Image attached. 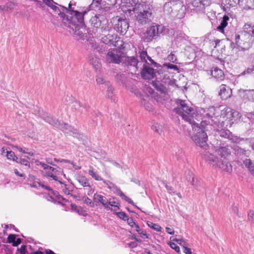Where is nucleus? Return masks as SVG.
I'll use <instances>...</instances> for the list:
<instances>
[{
  "label": "nucleus",
  "mask_w": 254,
  "mask_h": 254,
  "mask_svg": "<svg viewBox=\"0 0 254 254\" xmlns=\"http://www.w3.org/2000/svg\"><path fill=\"white\" fill-rule=\"evenodd\" d=\"M177 107L175 111L185 121L189 123L195 132L192 138L195 143L200 147L206 150L207 135L205 131L212 128L214 124H218V127H231L233 121H235V116H238L237 112L233 111L230 108L222 110L219 119L216 117V109L213 107L208 108H195L186 100H177Z\"/></svg>",
  "instance_id": "f257e3e1"
},
{
  "label": "nucleus",
  "mask_w": 254,
  "mask_h": 254,
  "mask_svg": "<svg viewBox=\"0 0 254 254\" xmlns=\"http://www.w3.org/2000/svg\"><path fill=\"white\" fill-rule=\"evenodd\" d=\"M76 3L71 1L68 4V8L61 7V14L58 13L57 18L62 23L75 31V37L79 39H84L85 28L84 26V16L89 9L87 8L79 11L75 8Z\"/></svg>",
  "instance_id": "f03ea898"
},
{
  "label": "nucleus",
  "mask_w": 254,
  "mask_h": 254,
  "mask_svg": "<svg viewBox=\"0 0 254 254\" xmlns=\"http://www.w3.org/2000/svg\"><path fill=\"white\" fill-rule=\"evenodd\" d=\"M231 154L228 147L214 146L209 151H205L203 158L210 165L227 172L231 171V165L227 161V157Z\"/></svg>",
  "instance_id": "7ed1b4c3"
},
{
  "label": "nucleus",
  "mask_w": 254,
  "mask_h": 254,
  "mask_svg": "<svg viewBox=\"0 0 254 254\" xmlns=\"http://www.w3.org/2000/svg\"><path fill=\"white\" fill-rule=\"evenodd\" d=\"M126 3L127 4L122 5V9L124 12L131 15L133 13H137L135 15L136 20L142 24H145L150 21L152 12L148 6L144 3H135L133 0H122V3Z\"/></svg>",
  "instance_id": "20e7f679"
},
{
  "label": "nucleus",
  "mask_w": 254,
  "mask_h": 254,
  "mask_svg": "<svg viewBox=\"0 0 254 254\" xmlns=\"http://www.w3.org/2000/svg\"><path fill=\"white\" fill-rule=\"evenodd\" d=\"M35 163L36 165L40 166L45 170L44 173L45 176L52 178L53 180H55L57 182L59 181V179L60 176L64 175V177H65V175L60 168L49 166L47 164L41 162L39 160L36 161Z\"/></svg>",
  "instance_id": "39448f33"
},
{
  "label": "nucleus",
  "mask_w": 254,
  "mask_h": 254,
  "mask_svg": "<svg viewBox=\"0 0 254 254\" xmlns=\"http://www.w3.org/2000/svg\"><path fill=\"white\" fill-rule=\"evenodd\" d=\"M91 24L97 28L99 32H106L110 31L111 26L107 20L102 15H98L92 16L90 19Z\"/></svg>",
  "instance_id": "423d86ee"
},
{
  "label": "nucleus",
  "mask_w": 254,
  "mask_h": 254,
  "mask_svg": "<svg viewBox=\"0 0 254 254\" xmlns=\"http://www.w3.org/2000/svg\"><path fill=\"white\" fill-rule=\"evenodd\" d=\"M163 28V26L161 25L151 26L143 33L142 38L145 42H150L162 33Z\"/></svg>",
  "instance_id": "0eeeda50"
},
{
  "label": "nucleus",
  "mask_w": 254,
  "mask_h": 254,
  "mask_svg": "<svg viewBox=\"0 0 254 254\" xmlns=\"http://www.w3.org/2000/svg\"><path fill=\"white\" fill-rule=\"evenodd\" d=\"M248 35L242 34L241 36L236 35L235 43L236 46L234 48V50L237 51L238 49L239 51H245L248 50L252 45V42L250 40H247Z\"/></svg>",
  "instance_id": "6e6552de"
},
{
  "label": "nucleus",
  "mask_w": 254,
  "mask_h": 254,
  "mask_svg": "<svg viewBox=\"0 0 254 254\" xmlns=\"http://www.w3.org/2000/svg\"><path fill=\"white\" fill-rule=\"evenodd\" d=\"M29 181L30 183V186L33 188L38 189H42L46 190L49 192V194H53L54 196L57 197L59 193L56 191H54L49 186L45 185L42 183L39 179L36 178L34 176L30 175L29 176Z\"/></svg>",
  "instance_id": "1a4fd4ad"
},
{
  "label": "nucleus",
  "mask_w": 254,
  "mask_h": 254,
  "mask_svg": "<svg viewBox=\"0 0 254 254\" xmlns=\"http://www.w3.org/2000/svg\"><path fill=\"white\" fill-rule=\"evenodd\" d=\"M43 119L46 121V122L49 123L50 124L57 127H60L61 129L66 133L73 132L74 133V131H76L75 129L68 124L61 125L59 121L53 119V117L47 115L46 117H43Z\"/></svg>",
  "instance_id": "9d476101"
},
{
  "label": "nucleus",
  "mask_w": 254,
  "mask_h": 254,
  "mask_svg": "<svg viewBox=\"0 0 254 254\" xmlns=\"http://www.w3.org/2000/svg\"><path fill=\"white\" fill-rule=\"evenodd\" d=\"M114 29L121 34H124L128 28V23L127 19L117 17L112 20Z\"/></svg>",
  "instance_id": "9b49d317"
},
{
  "label": "nucleus",
  "mask_w": 254,
  "mask_h": 254,
  "mask_svg": "<svg viewBox=\"0 0 254 254\" xmlns=\"http://www.w3.org/2000/svg\"><path fill=\"white\" fill-rule=\"evenodd\" d=\"M103 33L99 36L101 37V41L106 44L117 46L116 43L119 41L120 38L116 34L111 33L110 30Z\"/></svg>",
  "instance_id": "f8f14e48"
},
{
  "label": "nucleus",
  "mask_w": 254,
  "mask_h": 254,
  "mask_svg": "<svg viewBox=\"0 0 254 254\" xmlns=\"http://www.w3.org/2000/svg\"><path fill=\"white\" fill-rule=\"evenodd\" d=\"M88 174L89 175L96 181H103V183L106 185L109 189H110L112 190H114L115 189L117 190V187L113 184L112 183L104 180L100 175H99L98 172L95 170V169L92 166H89V168L88 170Z\"/></svg>",
  "instance_id": "ddd939ff"
},
{
  "label": "nucleus",
  "mask_w": 254,
  "mask_h": 254,
  "mask_svg": "<svg viewBox=\"0 0 254 254\" xmlns=\"http://www.w3.org/2000/svg\"><path fill=\"white\" fill-rule=\"evenodd\" d=\"M117 50L109 51L106 56V62L108 63L119 64L120 62L121 56Z\"/></svg>",
  "instance_id": "4468645a"
},
{
  "label": "nucleus",
  "mask_w": 254,
  "mask_h": 254,
  "mask_svg": "<svg viewBox=\"0 0 254 254\" xmlns=\"http://www.w3.org/2000/svg\"><path fill=\"white\" fill-rule=\"evenodd\" d=\"M239 95L245 102L252 101L254 102V90L240 89Z\"/></svg>",
  "instance_id": "2eb2a0df"
},
{
  "label": "nucleus",
  "mask_w": 254,
  "mask_h": 254,
  "mask_svg": "<svg viewBox=\"0 0 254 254\" xmlns=\"http://www.w3.org/2000/svg\"><path fill=\"white\" fill-rule=\"evenodd\" d=\"M210 3L209 0H193L191 4L194 10L200 11L203 10Z\"/></svg>",
  "instance_id": "dca6fc26"
},
{
  "label": "nucleus",
  "mask_w": 254,
  "mask_h": 254,
  "mask_svg": "<svg viewBox=\"0 0 254 254\" xmlns=\"http://www.w3.org/2000/svg\"><path fill=\"white\" fill-rule=\"evenodd\" d=\"M141 74L143 78L150 79L154 76V69L147 65L143 64V68L141 72Z\"/></svg>",
  "instance_id": "f3484780"
},
{
  "label": "nucleus",
  "mask_w": 254,
  "mask_h": 254,
  "mask_svg": "<svg viewBox=\"0 0 254 254\" xmlns=\"http://www.w3.org/2000/svg\"><path fill=\"white\" fill-rule=\"evenodd\" d=\"M217 131L219 132V134L221 137L228 138L234 142L237 143L239 142V138L237 136H233L231 132L229 130L222 129L219 130L217 129Z\"/></svg>",
  "instance_id": "a211bd4d"
},
{
  "label": "nucleus",
  "mask_w": 254,
  "mask_h": 254,
  "mask_svg": "<svg viewBox=\"0 0 254 254\" xmlns=\"http://www.w3.org/2000/svg\"><path fill=\"white\" fill-rule=\"evenodd\" d=\"M231 89L226 85L222 84L220 86L219 95L222 99L225 100L231 97Z\"/></svg>",
  "instance_id": "6ab92c4d"
},
{
  "label": "nucleus",
  "mask_w": 254,
  "mask_h": 254,
  "mask_svg": "<svg viewBox=\"0 0 254 254\" xmlns=\"http://www.w3.org/2000/svg\"><path fill=\"white\" fill-rule=\"evenodd\" d=\"M75 178L81 186L83 187H91L89 180L85 176L82 175L80 173H78L75 175Z\"/></svg>",
  "instance_id": "aec40b11"
},
{
  "label": "nucleus",
  "mask_w": 254,
  "mask_h": 254,
  "mask_svg": "<svg viewBox=\"0 0 254 254\" xmlns=\"http://www.w3.org/2000/svg\"><path fill=\"white\" fill-rule=\"evenodd\" d=\"M48 6L51 7L54 10V14L55 16H57V14H61V11L62 10L61 7L63 6L60 5L57 6L56 5L57 3L55 2L53 0H42Z\"/></svg>",
  "instance_id": "412c9836"
},
{
  "label": "nucleus",
  "mask_w": 254,
  "mask_h": 254,
  "mask_svg": "<svg viewBox=\"0 0 254 254\" xmlns=\"http://www.w3.org/2000/svg\"><path fill=\"white\" fill-rule=\"evenodd\" d=\"M153 99L149 96H146L141 101V104L144 107L145 109L149 112H153L154 107L152 104Z\"/></svg>",
  "instance_id": "4be33fe9"
},
{
  "label": "nucleus",
  "mask_w": 254,
  "mask_h": 254,
  "mask_svg": "<svg viewBox=\"0 0 254 254\" xmlns=\"http://www.w3.org/2000/svg\"><path fill=\"white\" fill-rule=\"evenodd\" d=\"M88 62L90 64L97 70L101 68V64L99 59L94 55H90L88 58Z\"/></svg>",
  "instance_id": "5701e85b"
},
{
  "label": "nucleus",
  "mask_w": 254,
  "mask_h": 254,
  "mask_svg": "<svg viewBox=\"0 0 254 254\" xmlns=\"http://www.w3.org/2000/svg\"><path fill=\"white\" fill-rule=\"evenodd\" d=\"M239 4L244 9H254V0H239Z\"/></svg>",
  "instance_id": "b1692460"
},
{
  "label": "nucleus",
  "mask_w": 254,
  "mask_h": 254,
  "mask_svg": "<svg viewBox=\"0 0 254 254\" xmlns=\"http://www.w3.org/2000/svg\"><path fill=\"white\" fill-rule=\"evenodd\" d=\"M93 198L95 202H100L105 208L109 207L108 200L105 196L95 193L94 195Z\"/></svg>",
  "instance_id": "393cba45"
},
{
  "label": "nucleus",
  "mask_w": 254,
  "mask_h": 254,
  "mask_svg": "<svg viewBox=\"0 0 254 254\" xmlns=\"http://www.w3.org/2000/svg\"><path fill=\"white\" fill-rule=\"evenodd\" d=\"M244 34L248 35L249 39L250 36L254 37V25L250 24H245L243 27Z\"/></svg>",
  "instance_id": "a878e982"
},
{
  "label": "nucleus",
  "mask_w": 254,
  "mask_h": 254,
  "mask_svg": "<svg viewBox=\"0 0 254 254\" xmlns=\"http://www.w3.org/2000/svg\"><path fill=\"white\" fill-rule=\"evenodd\" d=\"M211 74L215 78L220 80H222L224 77L223 71L217 67L213 68L211 71Z\"/></svg>",
  "instance_id": "bb28decb"
},
{
  "label": "nucleus",
  "mask_w": 254,
  "mask_h": 254,
  "mask_svg": "<svg viewBox=\"0 0 254 254\" xmlns=\"http://www.w3.org/2000/svg\"><path fill=\"white\" fill-rule=\"evenodd\" d=\"M57 186L59 189L62 190L63 192L66 195H70L72 196V195H70V190L69 188L67 187V185L63 183L61 181H59L57 182Z\"/></svg>",
  "instance_id": "cd10ccee"
},
{
  "label": "nucleus",
  "mask_w": 254,
  "mask_h": 254,
  "mask_svg": "<svg viewBox=\"0 0 254 254\" xmlns=\"http://www.w3.org/2000/svg\"><path fill=\"white\" fill-rule=\"evenodd\" d=\"M229 20V14L225 15L222 18L220 25L217 27V29L220 32H223L224 29L227 26Z\"/></svg>",
  "instance_id": "c85d7f7f"
},
{
  "label": "nucleus",
  "mask_w": 254,
  "mask_h": 254,
  "mask_svg": "<svg viewBox=\"0 0 254 254\" xmlns=\"http://www.w3.org/2000/svg\"><path fill=\"white\" fill-rule=\"evenodd\" d=\"M238 0H223L222 4L224 10L226 11L227 8L235 6Z\"/></svg>",
  "instance_id": "c756f323"
},
{
  "label": "nucleus",
  "mask_w": 254,
  "mask_h": 254,
  "mask_svg": "<svg viewBox=\"0 0 254 254\" xmlns=\"http://www.w3.org/2000/svg\"><path fill=\"white\" fill-rule=\"evenodd\" d=\"M170 239L172 241H176L177 243H178L179 244H180L181 245L183 246V252L186 254H191V250L190 249L185 247L182 244V243H184V241L182 239H177V238H175L174 237H171L170 238Z\"/></svg>",
  "instance_id": "7c9ffc66"
},
{
  "label": "nucleus",
  "mask_w": 254,
  "mask_h": 254,
  "mask_svg": "<svg viewBox=\"0 0 254 254\" xmlns=\"http://www.w3.org/2000/svg\"><path fill=\"white\" fill-rule=\"evenodd\" d=\"M151 128L154 132L160 134L163 132V126L159 123H155L152 126Z\"/></svg>",
  "instance_id": "2f4dec72"
},
{
  "label": "nucleus",
  "mask_w": 254,
  "mask_h": 254,
  "mask_svg": "<svg viewBox=\"0 0 254 254\" xmlns=\"http://www.w3.org/2000/svg\"><path fill=\"white\" fill-rule=\"evenodd\" d=\"M71 209L77 213H78L79 215L85 216L86 215V213L85 211L83 209V208L80 206H77V205L71 204Z\"/></svg>",
  "instance_id": "473e14b6"
},
{
  "label": "nucleus",
  "mask_w": 254,
  "mask_h": 254,
  "mask_svg": "<svg viewBox=\"0 0 254 254\" xmlns=\"http://www.w3.org/2000/svg\"><path fill=\"white\" fill-rule=\"evenodd\" d=\"M116 3V0H101V3L106 7H110Z\"/></svg>",
  "instance_id": "72a5a7b5"
},
{
  "label": "nucleus",
  "mask_w": 254,
  "mask_h": 254,
  "mask_svg": "<svg viewBox=\"0 0 254 254\" xmlns=\"http://www.w3.org/2000/svg\"><path fill=\"white\" fill-rule=\"evenodd\" d=\"M172 2L170 1L169 2H166L164 5V11L167 14L170 13L173 11V8L172 7Z\"/></svg>",
  "instance_id": "f704fd0d"
},
{
  "label": "nucleus",
  "mask_w": 254,
  "mask_h": 254,
  "mask_svg": "<svg viewBox=\"0 0 254 254\" xmlns=\"http://www.w3.org/2000/svg\"><path fill=\"white\" fill-rule=\"evenodd\" d=\"M147 224L148 227H149L150 228L156 231L157 232H161V229H162L161 227L157 224H155V223H153V222L148 221L147 222Z\"/></svg>",
  "instance_id": "c9c22d12"
},
{
  "label": "nucleus",
  "mask_w": 254,
  "mask_h": 254,
  "mask_svg": "<svg viewBox=\"0 0 254 254\" xmlns=\"http://www.w3.org/2000/svg\"><path fill=\"white\" fill-rule=\"evenodd\" d=\"M114 191H119V194L120 195V196L122 197V199L125 200L126 201L128 202L130 204H131L132 205H134V203L133 202V201L130 199L129 198V197H128L126 195H125L121 191H120L118 188H117V190H113Z\"/></svg>",
  "instance_id": "e433bc0d"
},
{
  "label": "nucleus",
  "mask_w": 254,
  "mask_h": 254,
  "mask_svg": "<svg viewBox=\"0 0 254 254\" xmlns=\"http://www.w3.org/2000/svg\"><path fill=\"white\" fill-rule=\"evenodd\" d=\"M14 6V4L12 2H7L5 5H0V9L1 10L8 11L11 10Z\"/></svg>",
  "instance_id": "4c0bfd02"
},
{
  "label": "nucleus",
  "mask_w": 254,
  "mask_h": 254,
  "mask_svg": "<svg viewBox=\"0 0 254 254\" xmlns=\"http://www.w3.org/2000/svg\"><path fill=\"white\" fill-rule=\"evenodd\" d=\"M24 157H26L27 158H24L21 157L20 158H18V160L16 161L17 163H20L22 165H24L25 166H29L30 163L28 161V159H29L28 157L26 156H23Z\"/></svg>",
  "instance_id": "58836bf2"
},
{
  "label": "nucleus",
  "mask_w": 254,
  "mask_h": 254,
  "mask_svg": "<svg viewBox=\"0 0 254 254\" xmlns=\"http://www.w3.org/2000/svg\"><path fill=\"white\" fill-rule=\"evenodd\" d=\"M140 58L141 61H144L146 63L147 62L146 58H147L151 63H153V60L151 59L150 57L147 56V52L145 51H141L140 53Z\"/></svg>",
  "instance_id": "ea45409f"
},
{
  "label": "nucleus",
  "mask_w": 254,
  "mask_h": 254,
  "mask_svg": "<svg viewBox=\"0 0 254 254\" xmlns=\"http://www.w3.org/2000/svg\"><path fill=\"white\" fill-rule=\"evenodd\" d=\"M6 157L8 159L14 161H16L18 159V158L15 155L13 152L11 151H6Z\"/></svg>",
  "instance_id": "a19ab883"
},
{
  "label": "nucleus",
  "mask_w": 254,
  "mask_h": 254,
  "mask_svg": "<svg viewBox=\"0 0 254 254\" xmlns=\"http://www.w3.org/2000/svg\"><path fill=\"white\" fill-rule=\"evenodd\" d=\"M107 90L106 96L108 98H112L113 95V87L110 85V83H107Z\"/></svg>",
  "instance_id": "79ce46f5"
},
{
  "label": "nucleus",
  "mask_w": 254,
  "mask_h": 254,
  "mask_svg": "<svg viewBox=\"0 0 254 254\" xmlns=\"http://www.w3.org/2000/svg\"><path fill=\"white\" fill-rule=\"evenodd\" d=\"M163 69H174L175 70H178V67L176 65L172 64H170V63H168V64H163V66H162V67Z\"/></svg>",
  "instance_id": "37998d69"
},
{
  "label": "nucleus",
  "mask_w": 254,
  "mask_h": 254,
  "mask_svg": "<svg viewBox=\"0 0 254 254\" xmlns=\"http://www.w3.org/2000/svg\"><path fill=\"white\" fill-rule=\"evenodd\" d=\"M186 179L191 184H192L194 181V177L192 173L190 171H188V172H186Z\"/></svg>",
  "instance_id": "c03bdc74"
},
{
  "label": "nucleus",
  "mask_w": 254,
  "mask_h": 254,
  "mask_svg": "<svg viewBox=\"0 0 254 254\" xmlns=\"http://www.w3.org/2000/svg\"><path fill=\"white\" fill-rule=\"evenodd\" d=\"M116 214L119 218L124 221L127 219L128 216L124 212H116Z\"/></svg>",
  "instance_id": "a18cd8bd"
},
{
  "label": "nucleus",
  "mask_w": 254,
  "mask_h": 254,
  "mask_svg": "<svg viewBox=\"0 0 254 254\" xmlns=\"http://www.w3.org/2000/svg\"><path fill=\"white\" fill-rule=\"evenodd\" d=\"M243 162L245 166L249 169V171L250 170V168H252L254 166L251 160L249 159H245Z\"/></svg>",
  "instance_id": "49530a36"
},
{
  "label": "nucleus",
  "mask_w": 254,
  "mask_h": 254,
  "mask_svg": "<svg viewBox=\"0 0 254 254\" xmlns=\"http://www.w3.org/2000/svg\"><path fill=\"white\" fill-rule=\"evenodd\" d=\"M89 46L92 49L99 50L97 44L94 39H91L89 42Z\"/></svg>",
  "instance_id": "de8ad7c7"
},
{
  "label": "nucleus",
  "mask_w": 254,
  "mask_h": 254,
  "mask_svg": "<svg viewBox=\"0 0 254 254\" xmlns=\"http://www.w3.org/2000/svg\"><path fill=\"white\" fill-rule=\"evenodd\" d=\"M167 60L172 63H177V57L174 54L171 53L167 57Z\"/></svg>",
  "instance_id": "09e8293b"
},
{
  "label": "nucleus",
  "mask_w": 254,
  "mask_h": 254,
  "mask_svg": "<svg viewBox=\"0 0 254 254\" xmlns=\"http://www.w3.org/2000/svg\"><path fill=\"white\" fill-rule=\"evenodd\" d=\"M109 203V207L108 208L111 209V208L114 207H117L118 205H119V204L118 202L115 201V200H110L108 201Z\"/></svg>",
  "instance_id": "8fccbe9b"
},
{
  "label": "nucleus",
  "mask_w": 254,
  "mask_h": 254,
  "mask_svg": "<svg viewBox=\"0 0 254 254\" xmlns=\"http://www.w3.org/2000/svg\"><path fill=\"white\" fill-rule=\"evenodd\" d=\"M96 81L98 84H105L107 85V83H109L108 81H106L101 76H98L96 78Z\"/></svg>",
  "instance_id": "3c124183"
},
{
  "label": "nucleus",
  "mask_w": 254,
  "mask_h": 254,
  "mask_svg": "<svg viewBox=\"0 0 254 254\" xmlns=\"http://www.w3.org/2000/svg\"><path fill=\"white\" fill-rule=\"evenodd\" d=\"M169 245L171 248L174 249L176 252H179L180 251V248L174 242H170Z\"/></svg>",
  "instance_id": "603ef678"
},
{
  "label": "nucleus",
  "mask_w": 254,
  "mask_h": 254,
  "mask_svg": "<svg viewBox=\"0 0 254 254\" xmlns=\"http://www.w3.org/2000/svg\"><path fill=\"white\" fill-rule=\"evenodd\" d=\"M17 149L20 152H22L24 154H27L29 155L32 156L33 153L31 152H27L25 149H23L20 147H16Z\"/></svg>",
  "instance_id": "864d4df0"
},
{
  "label": "nucleus",
  "mask_w": 254,
  "mask_h": 254,
  "mask_svg": "<svg viewBox=\"0 0 254 254\" xmlns=\"http://www.w3.org/2000/svg\"><path fill=\"white\" fill-rule=\"evenodd\" d=\"M15 239L16 237L13 234L9 235L7 238L8 242L10 243H12V244H13V242H14Z\"/></svg>",
  "instance_id": "5fc2aeb1"
},
{
  "label": "nucleus",
  "mask_w": 254,
  "mask_h": 254,
  "mask_svg": "<svg viewBox=\"0 0 254 254\" xmlns=\"http://www.w3.org/2000/svg\"><path fill=\"white\" fill-rule=\"evenodd\" d=\"M128 224L131 227L133 228L134 225L136 224L132 218H128L127 219Z\"/></svg>",
  "instance_id": "6e6d98bb"
},
{
  "label": "nucleus",
  "mask_w": 254,
  "mask_h": 254,
  "mask_svg": "<svg viewBox=\"0 0 254 254\" xmlns=\"http://www.w3.org/2000/svg\"><path fill=\"white\" fill-rule=\"evenodd\" d=\"M138 233L139 234L140 236L142 237H145V238H148V236L147 235L146 232L142 229H141L139 230L138 232Z\"/></svg>",
  "instance_id": "4d7b16f0"
},
{
  "label": "nucleus",
  "mask_w": 254,
  "mask_h": 254,
  "mask_svg": "<svg viewBox=\"0 0 254 254\" xmlns=\"http://www.w3.org/2000/svg\"><path fill=\"white\" fill-rule=\"evenodd\" d=\"M165 185V187H166V189L170 193H175L174 191H173V189H172V188L170 186H168L166 183H163Z\"/></svg>",
  "instance_id": "13d9d810"
},
{
  "label": "nucleus",
  "mask_w": 254,
  "mask_h": 254,
  "mask_svg": "<svg viewBox=\"0 0 254 254\" xmlns=\"http://www.w3.org/2000/svg\"><path fill=\"white\" fill-rule=\"evenodd\" d=\"M14 173L16 176L24 178V175L23 173H20L17 169L14 170Z\"/></svg>",
  "instance_id": "bf43d9fd"
},
{
  "label": "nucleus",
  "mask_w": 254,
  "mask_h": 254,
  "mask_svg": "<svg viewBox=\"0 0 254 254\" xmlns=\"http://www.w3.org/2000/svg\"><path fill=\"white\" fill-rule=\"evenodd\" d=\"M254 70L253 68H248L247 70H245L242 73V75H245L246 74H249L252 72Z\"/></svg>",
  "instance_id": "052dcab7"
},
{
  "label": "nucleus",
  "mask_w": 254,
  "mask_h": 254,
  "mask_svg": "<svg viewBox=\"0 0 254 254\" xmlns=\"http://www.w3.org/2000/svg\"><path fill=\"white\" fill-rule=\"evenodd\" d=\"M21 239L20 238H17L15 240V241L14 242H13V244H12V245L14 246V247H16L18 245H19L20 243H21Z\"/></svg>",
  "instance_id": "680f3d73"
},
{
  "label": "nucleus",
  "mask_w": 254,
  "mask_h": 254,
  "mask_svg": "<svg viewBox=\"0 0 254 254\" xmlns=\"http://www.w3.org/2000/svg\"><path fill=\"white\" fill-rule=\"evenodd\" d=\"M128 246L130 248H135L137 246V244L136 242H132L127 244Z\"/></svg>",
  "instance_id": "e2e57ef3"
},
{
  "label": "nucleus",
  "mask_w": 254,
  "mask_h": 254,
  "mask_svg": "<svg viewBox=\"0 0 254 254\" xmlns=\"http://www.w3.org/2000/svg\"><path fill=\"white\" fill-rule=\"evenodd\" d=\"M166 231L168 234H171V235L174 234V230H173L172 229H171L169 227H166Z\"/></svg>",
  "instance_id": "0e129e2a"
},
{
  "label": "nucleus",
  "mask_w": 254,
  "mask_h": 254,
  "mask_svg": "<svg viewBox=\"0 0 254 254\" xmlns=\"http://www.w3.org/2000/svg\"><path fill=\"white\" fill-rule=\"evenodd\" d=\"M72 165L73 167L75 169V170H79L81 169V166H78V165H77L76 164H75L73 162H71L70 163Z\"/></svg>",
  "instance_id": "69168bd1"
},
{
  "label": "nucleus",
  "mask_w": 254,
  "mask_h": 254,
  "mask_svg": "<svg viewBox=\"0 0 254 254\" xmlns=\"http://www.w3.org/2000/svg\"><path fill=\"white\" fill-rule=\"evenodd\" d=\"M6 151H8L7 149L5 147H2L1 149V154L3 156H6Z\"/></svg>",
  "instance_id": "338daca9"
},
{
  "label": "nucleus",
  "mask_w": 254,
  "mask_h": 254,
  "mask_svg": "<svg viewBox=\"0 0 254 254\" xmlns=\"http://www.w3.org/2000/svg\"><path fill=\"white\" fill-rule=\"evenodd\" d=\"M133 228L134 229V230L135 231H136V232H138V231H139V230H140V228H139V226H138V224H137L136 223L134 225V226H133Z\"/></svg>",
  "instance_id": "774afa93"
}]
</instances>
